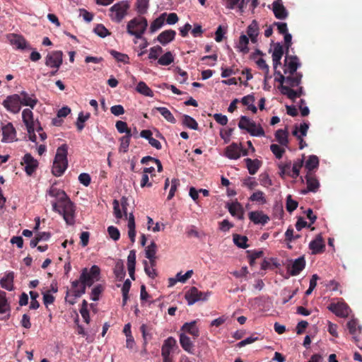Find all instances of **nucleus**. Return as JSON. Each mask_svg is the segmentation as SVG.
Wrapping results in <instances>:
<instances>
[{"label": "nucleus", "mask_w": 362, "mask_h": 362, "mask_svg": "<svg viewBox=\"0 0 362 362\" xmlns=\"http://www.w3.org/2000/svg\"><path fill=\"white\" fill-rule=\"evenodd\" d=\"M47 194L55 199L52 202V210L62 215L66 224L73 226L75 223V206L65 192L52 185Z\"/></svg>", "instance_id": "nucleus-1"}, {"label": "nucleus", "mask_w": 362, "mask_h": 362, "mask_svg": "<svg viewBox=\"0 0 362 362\" xmlns=\"http://www.w3.org/2000/svg\"><path fill=\"white\" fill-rule=\"evenodd\" d=\"M68 146L62 144L57 149L53 161L52 173L56 177L62 176L68 167Z\"/></svg>", "instance_id": "nucleus-2"}, {"label": "nucleus", "mask_w": 362, "mask_h": 362, "mask_svg": "<svg viewBox=\"0 0 362 362\" xmlns=\"http://www.w3.org/2000/svg\"><path fill=\"white\" fill-rule=\"evenodd\" d=\"M148 26V22L144 17H136L129 21L127 25V32L137 39H141Z\"/></svg>", "instance_id": "nucleus-3"}, {"label": "nucleus", "mask_w": 362, "mask_h": 362, "mask_svg": "<svg viewBox=\"0 0 362 362\" xmlns=\"http://www.w3.org/2000/svg\"><path fill=\"white\" fill-rule=\"evenodd\" d=\"M130 5L127 1H121L110 7V18L112 21L120 23L127 16Z\"/></svg>", "instance_id": "nucleus-4"}, {"label": "nucleus", "mask_w": 362, "mask_h": 362, "mask_svg": "<svg viewBox=\"0 0 362 362\" xmlns=\"http://www.w3.org/2000/svg\"><path fill=\"white\" fill-rule=\"evenodd\" d=\"M100 274V269L97 265H93L89 270L87 268H83L80 275L81 284L90 287L95 281L99 280Z\"/></svg>", "instance_id": "nucleus-5"}, {"label": "nucleus", "mask_w": 362, "mask_h": 362, "mask_svg": "<svg viewBox=\"0 0 362 362\" xmlns=\"http://www.w3.org/2000/svg\"><path fill=\"white\" fill-rule=\"evenodd\" d=\"M211 294L210 291L202 292L197 287L192 286L185 293V298L187 304L192 305L199 300H207Z\"/></svg>", "instance_id": "nucleus-6"}, {"label": "nucleus", "mask_w": 362, "mask_h": 362, "mask_svg": "<svg viewBox=\"0 0 362 362\" xmlns=\"http://www.w3.org/2000/svg\"><path fill=\"white\" fill-rule=\"evenodd\" d=\"M349 333L352 335L353 340L356 345L362 350V334L361 327L355 319H352L346 324Z\"/></svg>", "instance_id": "nucleus-7"}, {"label": "nucleus", "mask_w": 362, "mask_h": 362, "mask_svg": "<svg viewBox=\"0 0 362 362\" xmlns=\"http://www.w3.org/2000/svg\"><path fill=\"white\" fill-rule=\"evenodd\" d=\"M2 104L8 111L13 114L18 113L21 109V96L18 94L8 95Z\"/></svg>", "instance_id": "nucleus-8"}, {"label": "nucleus", "mask_w": 362, "mask_h": 362, "mask_svg": "<svg viewBox=\"0 0 362 362\" xmlns=\"http://www.w3.org/2000/svg\"><path fill=\"white\" fill-rule=\"evenodd\" d=\"M62 62L63 52L62 51H52L45 57V65L52 69H59Z\"/></svg>", "instance_id": "nucleus-9"}, {"label": "nucleus", "mask_w": 362, "mask_h": 362, "mask_svg": "<svg viewBox=\"0 0 362 362\" xmlns=\"http://www.w3.org/2000/svg\"><path fill=\"white\" fill-rule=\"evenodd\" d=\"M21 165L28 175H32L38 167V161L30 153H25L23 157Z\"/></svg>", "instance_id": "nucleus-10"}, {"label": "nucleus", "mask_w": 362, "mask_h": 362, "mask_svg": "<svg viewBox=\"0 0 362 362\" xmlns=\"http://www.w3.org/2000/svg\"><path fill=\"white\" fill-rule=\"evenodd\" d=\"M327 308L340 317H346L350 310L349 307L344 302L332 303L328 305Z\"/></svg>", "instance_id": "nucleus-11"}, {"label": "nucleus", "mask_w": 362, "mask_h": 362, "mask_svg": "<svg viewBox=\"0 0 362 362\" xmlns=\"http://www.w3.org/2000/svg\"><path fill=\"white\" fill-rule=\"evenodd\" d=\"M1 131L3 135L2 142H13L16 140V131L11 122H8L6 124H1Z\"/></svg>", "instance_id": "nucleus-12"}, {"label": "nucleus", "mask_w": 362, "mask_h": 362, "mask_svg": "<svg viewBox=\"0 0 362 362\" xmlns=\"http://www.w3.org/2000/svg\"><path fill=\"white\" fill-rule=\"evenodd\" d=\"M284 65L286 66L284 74L288 73L291 75H293L295 73H298L296 71L300 64L298 62V58L296 56H286Z\"/></svg>", "instance_id": "nucleus-13"}, {"label": "nucleus", "mask_w": 362, "mask_h": 362, "mask_svg": "<svg viewBox=\"0 0 362 362\" xmlns=\"http://www.w3.org/2000/svg\"><path fill=\"white\" fill-rule=\"evenodd\" d=\"M272 11L277 19L284 20L288 16V11L283 5L282 0H276L272 4Z\"/></svg>", "instance_id": "nucleus-14"}, {"label": "nucleus", "mask_w": 362, "mask_h": 362, "mask_svg": "<svg viewBox=\"0 0 362 362\" xmlns=\"http://www.w3.org/2000/svg\"><path fill=\"white\" fill-rule=\"evenodd\" d=\"M309 248L313 254H319L324 252L325 244L321 234H318L316 238L309 244Z\"/></svg>", "instance_id": "nucleus-15"}, {"label": "nucleus", "mask_w": 362, "mask_h": 362, "mask_svg": "<svg viewBox=\"0 0 362 362\" xmlns=\"http://www.w3.org/2000/svg\"><path fill=\"white\" fill-rule=\"evenodd\" d=\"M248 217L255 224L265 225L269 221V217L262 211H251L249 213Z\"/></svg>", "instance_id": "nucleus-16"}, {"label": "nucleus", "mask_w": 362, "mask_h": 362, "mask_svg": "<svg viewBox=\"0 0 362 362\" xmlns=\"http://www.w3.org/2000/svg\"><path fill=\"white\" fill-rule=\"evenodd\" d=\"M243 151L242 146L238 145L235 143H232L230 145L226 148V156L230 159H238L241 156V151Z\"/></svg>", "instance_id": "nucleus-17"}, {"label": "nucleus", "mask_w": 362, "mask_h": 362, "mask_svg": "<svg viewBox=\"0 0 362 362\" xmlns=\"http://www.w3.org/2000/svg\"><path fill=\"white\" fill-rule=\"evenodd\" d=\"M11 306L6 298L5 291L0 290V314H6V316L1 320L8 319L10 317Z\"/></svg>", "instance_id": "nucleus-18"}, {"label": "nucleus", "mask_w": 362, "mask_h": 362, "mask_svg": "<svg viewBox=\"0 0 362 362\" xmlns=\"http://www.w3.org/2000/svg\"><path fill=\"white\" fill-rule=\"evenodd\" d=\"M305 267V259L303 256L295 259L288 270L291 276H296L300 273Z\"/></svg>", "instance_id": "nucleus-19"}, {"label": "nucleus", "mask_w": 362, "mask_h": 362, "mask_svg": "<svg viewBox=\"0 0 362 362\" xmlns=\"http://www.w3.org/2000/svg\"><path fill=\"white\" fill-rule=\"evenodd\" d=\"M21 105L28 106L33 109L38 103V100L34 95H30L27 92L21 93Z\"/></svg>", "instance_id": "nucleus-20"}, {"label": "nucleus", "mask_w": 362, "mask_h": 362, "mask_svg": "<svg viewBox=\"0 0 362 362\" xmlns=\"http://www.w3.org/2000/svg\"><path fill=\"white\" fill-rule=\"evenodd\" d=\"M10 43L17 49H24L27 48V41L22 36L17 34H11L8 36Z\"/></svg>", "instance_id": "nucleus-21"}, {"label": "nucleus", "mask_w": 362, "mask_h": 362, "mask_svg": "<svg viewBox=\"0 0 362 362\" xmlns=\"http://www.w3.org/2000/svg\"><path fill=\"white\" fill-rule=\"evenodd\" d=\"M175 35L176 32L175 30H166L158 35L157 40L163 45H165L175 39Z\"/></svg>", "instance_id": "nucleus-22"}, {"label": "nucleus", "mask_w": 362, "mask_h": 362, "mask_svg": "<svg viewBox=\"0 0 362 362\" xmlns=\"http://www.w3.org/2000/svg\"><path fill=\"white\" fill-rule=\"evenodd\" d=\"M259 24L256 20H253L247 28V34L252 43L257 42V36L259 35Z\"/></svg>", "instance_id": "nucleus-23"}, {"label": "nucleus", "mask_w": 362, "mask_h": 362, "mask_svg": "<svg viewBox=\"0 0 362 362\" xmlns=\"http://www.w3.org/2000/svg\"><path fill=\"white\" fill-rule=\"evenodd\" d=\"M305 179L307 183V190L303 191V193L305 194L308 192H315L320 187L318 180L310 173H308L305 176Z\"/></svg>", "instance_id": "nucleus-24"}, {"label": "nucleus", "mask_w": 362, "mask_h": 362, "mask_svg": "<svg viewBox=\"0 0 362 362\" xmlns=\"http://www.w3.org/2000/svg\"><path fill=\"white\" fill-rule=\"evenodd\" d=\"M196 324L197 322L195 320L190 322H185L181 327V330L191 334L196 339L199 336V330Z\"/></svg>", "instance_id": "nucleus-25"}, {"label": "nucleus", "mask_w": 362, "mask_h": 362, "mask_svg": "<svg viewBox=\"0 0 362 362\" xmlns=\"http://www.w3.org/2000/svg\"><path fill=\"white\" fill-rule=\"evenodd\" d=\"M180 343L182 348L188 353L193 354L194 344L190 338L185 333L180 334Z\"/></svg>", "instance_id": "nucleus-26"}, {"label": "nucleus", "mask_w": 362, "mask_h": 362, "mask_svg": "<svg viewBox=\"0 0 362 362\" xmlns=\"http://www.w3.org/2000/svg\"><path fill=\"white\" fill-rule=\"evenodd\" d=\"M245 162L250 175L256 174L262 165V162L258 159L245 158Z\"/></svg>", "instance_id": "nucleus-27"}, {"label": "nucleus", "mask_w": 362, "mask_h": 362, "mask_svg": "<svg viewBox=\"0 0 362 362\" xmlns=\"http://www.w3.org/2000/svg\"><path fill=\"white\" fill-rule=\"evenodd\" d=\"M288 131L287 129H278L275 133L276 140L283 146L288 147Z\"/></svg>", "instance_id": "nucleus-28"}, {"label": "nucleus", "mask_w": 362, "mask_h": 362, "mask_svg": "<svg viewBox=\"0 0 362 362\" xmlns=\"http://www.w3.org/2000/svg\"><path fill=\"white\" fill-rule=\"evenodd\" d=\"M246 131L253 136H264L265 134L263 128L260 125H257L254 121L250 124Z\"/></svg>", "instance_id": "nucleus-29"}, {"label": "nucleus", "mask_w": 362, "mask_h": 362, "mask_svg": "<svg viewBox=\"0 0 362 362\" xmlns=\"http://www.w3.org/2000/svg\"><path fill=\"white\" fill-rule=\"evenodd\" d=\"M246 131L253 136H264L265 134L263 128L260 125H257L254 121L250 124Z\"/></svg>", "instance_id": "nucleus-30"}, {"label": "nucleus", "mask_w": 362, "mask_h": 362, "mask_svg": "<svg viewBox=\"0 0 362 362\" xmlns=\"http://www.w3.org/2000/svg\"><path fill=\"white\" fill-rule=\"evenodd\" d=\"M153 111H158L160 115L169 122L175 124L176 119L170 112V111L165 107H156L153 109Z\"/></svg>", "instance_id": "nucleus-31"}, {"label": "nucleus", "mask_w": 362, "mask_h": 362, "mask_svg": "<svg viewBox=\"0 0 362 362\" xmlns=\"http://www.w3.org/2000/svg\"><path fill=\"white\" fill-rule=\"evenodd\" d=\"M114 274L119 281L124 279L126 275V272L124 271V264L122 260H119L116 262L114 267Z\"/></svg>", "instance_id": "nucleus-32"}, {"label": "nucleus", "mask_w": 362, "mask_h": 362, "mask_svg": "<svg viewBox=\"0 0 362 362\" xmlns=\"http://www.w3.org/2000/svg\"><path fill=\"white\" fill-rule=\"evenodd\" d=\"M249 38L250 37H248L245 35H241L240 36L238 48L239 51L243 54H247L250 51V49L248 47Z\"/></svg>", "instance_id": "nucleus-33"}, {"label": "nucleus", "mask_w": 362, "mask_h": 362, "mask_svg": "<svg viewBox=\"0 0 362 362\" xmlns=\"http://www.w3.org/2000/svg\"><path fill=\"white\" fill-rule=\"evenodd\" d=\"M87 286H85V284H82L80 286V288L78 289H75L73 291V296L74 298L73 299H68L69 291H67L66 296V300L69 302V304L74 305L75 303V298L81 297L83 294L86 293V288Z\"/></svg>", "instance_id": "nucleus-34"}, {"label": "nucleus", "mask_w": 362, "mask_h": 362, "mask_svg": "<svg viewBox=\"0 0 362 362\" xmlns=\"http://www.w3.org/2000/svg\"><path fill=\"white\" fill-rule=\"evenodd\" d=\"M303 75L301 73H295L293 75L286 76V82L291 87L298 86L301 83Z\"/></svg>", "instance_id": "nucleus-35"}, {"label": "nucleus", "mask_w": 362, "mask_h": 362, "mask_svg": "<svg viewBox=\"0 0 362 362\" xmlns=\"http://www.w3.org/2000/svg\"><path fill=\"white\" fill-rule=\"evenodd\" d=\"M13 273H8L1 280V286L2 288L12 291L13 288Z\"/></svg>", "instance_id": "nucleus-36"}, {"label": "nucleus", "mask_w": 362, "mask_h": 362, "mask_svg": "<svg viewBox=\"0 0 362 362\" xmlns=\"http://www.w3.org/2000/svg\"><path fill=\"white\" fill-rule=\"evenodd\" d=\"M167 15L166 13H162L158 18H156L151 24L150 31L151 33H154L160 28L165 21V17Z\"/></svg>", "instance_id": "nucleus-37"}, {"label": "nucleus", "mask_w": 362, "mask_h": 362, "mask_svg": "<svg viewBox=\"0 0 362 362\" xmlns=\"http://www.w3.org/2000/svg\"><path fill=\"white\" fill-rule=\"evenodd\" d=\"M22 119L25 126L29 124H35L33 117V112L30 109H24L22 112Z\"/></svg>", "instance_id": "nucleus-38"}, {"label": "nucleus", "mask_w": 362, "mask_h": 362, "mask_svg": "<svg viewBox=\"0 0 362 362\" xmlns=\"http://www.w3.org/2000/svg\"><path fill=\"white\" fill-rule=\"evenodd\" d=\"M136 90L137 92H139V93H141L145 96H149V97L153 96V93L152 90L144 81L139 82Z\"/></svg>", "instance_id": "nucleus-39"}, {"label": "nucleus", "mask_w": 362, "mask_h": 362, "mask_svg": "<svg viewBox=\"0 0 362 362\" xmlns=\"http://www.w3.org/2000/svg\"><path fill=\"white\" fill-rule=\"evenodd\" d=\"M248 239L245 235H240L238 234L233 235V242L240 248L245 249L248 247L247 244Z\"/></svg>", "instance_id": "nucleus-40"}, {"label": "nucleus", "mask_w": 362, "mask_h": 362, "mask_svg": "<svg viewBox=\"0 0 362 362\" xmlns=\"http://www.w3.org/2000/svg\"><path fill=\"white\" fill-rule=\"evenodd\" d=\"M110 53L117 62H122L126 64H129V57L127 54L119 52L114 49L110 50Z\"/></svg>", "instance_id": "nucleus-41"}, {"label": "nucleus", "mask_w": 362, "mask_h": 362, "mask_svg": "<svg viewBox=\"0 0 362 362\" xmlns=\"http://www.w3.org/2000/svg\"><path fill=\"white\" fill-rule=\"evenodd\" d=\"M291 162L288 161L286 163H281L279 165V175L281 177H284L286 175L291 177Z\"/></svg>", "instance_id": "nucleus-42"}, {"label": "nucleus", "mask_w": 362, "mask_h": 362, "mask_svg": "<svg viewBox=\"0 0 362 362\" xmlns=\"http://www.w3.org/2000/svg\"><path fill=\"white\" fill-rule=\"evenodd\" d=\"M182 124L192 129L197 130L198 129V123L197 121L187 115L182 116Z\"/></svg>", "instance_id": "nucleus-43"}, {"label": "nucleus", "mask_w": 362, "mask_h": 362, "mask_svg": "<svg viewBox=\"0 0 362 362\" xmlns=\"http://www.w3.org/2000/svg\"><path fill=\"white\" fill-rule=\"evenodd\" d=\"M319 165V159L317 156L315 155L310 156L307 161L305 162V168L308 171L317 168Z\"/></svg>", "instance_id": "nucleus-44"}, {"label": "nucleus", "mask_w": 362, "mask_h": 362, "mask_svg": "<svg viewBox=\"0 0 362 362\" xmlns=\"http://www.w3.org/2000/svg\"><path fill=\"white\" fill-rule=\"evenodd\" d=\"M281 92L283 95H286L288 98L292 101H295L298 98L297 93L295 90L292 89L288 86L279 87Z\"/></svg>", "instance_id": "nucleus-45"}, {"label": "nucleus", "mask_w": 362, "mask_h": 362, "mask_svg": "<svg viewBox=\"0 0 362 362\" xmlns=\"http://www.w3.org/2000/svg\"><path fill=\"white\" fill-rule=\"evenodd\" d=\"M173 62L174 57L170 52H167L163 56H161L158 60V63L163 66L170 65Z\"/></svg>", "instance_id": "nucleus-46"}, {"label": "nucleus", "mask_w": 362, "mask_h": 362, "mask_svg": "<svg viewBox=\"0 0 362 362\" xmlns=\"http://www.w3.org/2000/svg\"><path fill=\"white\" fill-rule=\"evenodd\" d=\"M250 200L251 202H257L262 204H264L267 202V199L265 198L264 193L262 191H257L254 192L250 197Z\"/></svg>", "instance_id": "nucleus-47"}, {"label": "nucleus", "mask_w": 362, "mask_h": 362, "mask_svg": "<svg viewBox=\"0 0 362 362\" xmlns=\"http://www.w3.org/2000/svg\"><path fill=\"white\" fill-rule=\"evenodd\" d=\"M140 331L142 334V337L144 339V343H143L144 351H146V346L148 343V340L151 339L152 334L148 332V327L144 324H143L140 327Z\"/></svg>", "instance_id": "nucleus-48"}, {"label": "nucleus", "mask_w": 362, "mask_h": 362, "mask_svg": "<svg viewBox=\"0 0 362 362\" xmlns=\"http://www.w3.org/2000/svg\"><path fill=\"white\" fill-rule=\"evenodd\" d=\"M149 0H137L136 10L139 14L144 15L147 12Z\"/></svg>", "instance_id": "nucleus-49"}, {"label": "nucleus", "mask_w": 362, "mask_h": 362, "mask_svg": "<svg viewBox=\"0 0 362 362\" xmlns=\"http://www.w3.org/2000/svg\"><path fill=\"white\" fill-rule=\"evenodd\" d=\"M283 54V46L279 42H277L274 46V49L272 53V60L277 61L278 59H281Z\"/></svg>", "instance_id": "nucleus-50"}, {"label": "nucleus", "mask_w": 362, "mask_h": 362, "mask_svg": "<svg viewBox=\"0 0 362 362\" xmlns=\"http://www.w3.org/2000/svg\"><path fill=\"white\" fill-rule=\"evenodd\" d=\"M303 164V159H298L293 163L291 169L292 175H291V177L296 179L298 177L300 174V170L302 168Z\"/></svg>", "instance_id": "nucleus-51"}, {"label": "nucleus", "mask_w": 362, "mask_h": 362, "mask_svg": "<svg viewBox=\"0 0 362 362\" xmlns=\"http://www.w3.org/2000/svg\"><path fill=\"white\" fill-rule=\"evenodd\" d=\"M228 211L230 214L235 216L237 215V212L239 211L241 212L240 216H239V218H243V211L241 205L239 202H233L230 204H228Z\"/></svg>", "instance_id": "nucleus-52"}, {"label": "nucleus", "mask_w": 362, "mask_h": 362, "mask_svg": "<svg viewBox=\"0 0 362 362\" xmlns=\"http://www.w3.org/2000/svg\"><path fill=\"white\" fill-rule=\"evenodd\" d=\"M90 116V113L83 115V112L78 114V117L77 118L76 122V127L78 131H81L84 128V122L89 119Z\"/></svg>", "instance_id": "nucleus-53"}, {"label": "nucleus", "mask_w": 362, "mask_h": 362, "mask_svg": "<svg viewBox=\"0 0 362 362\" xmlns=\"http://www.w3.org/2000/svg\"><path fill=\"white\" fill-rule=\"evenodd\" d=\"M156 251L157 245L154 241H152L151 244L148 247H146L145 250L146 257L147 259H151L153 257H156Z\"/></svg>", "instance_id": "nucleus-54"}, {"label": "nucleus", "mask_w": 362, "mask_h": 362, "mask_svg": "<svg viewBox=\"0 0 362 362\" xmlns=\"http://www.w3.org/2000/svg\"><path fill=\"white\" fill-rule=\"evenodd\" d=\"M94 33L100 37H105L110 35V33L103 24H98L94 28Z\"/></svg>", "instance_id": "nucleus-55"}, {"label": "nucleus", "mask_w": 362, "mask_h": 362, "mask_svg": "<svg viewBox=\"0 0 362 362\" xmlns=\"http://www.w3.org/2000/svg\"><path fill=\"white\" fill-rule=\"evenodd\" d=\"M270 150L278 159L281 158L284 153H285V149L284 148L281 147L278 144H274L270 146Z\"/></svg>", "instance_id": "nucleus-56"}, {"label": "nucleus", "mask_w": 362, "mask_h": 362, "mask_svg": "<svg viewBox=\"0 0 362 362\" xmlns=\"http://www.w3.org/2000/svg\"><path fill=\"white\" fill-rule=\"evenodd\" d=\"M103 290H104V288L102 285L98 284V285L95 286L92 289V291H91V297H90L91 300L93 301L98 300L100 298V295L102 293Z\"/></svg>", "instance_id": "nucleus-57"}, {"label": "nucleus", "mask_w": 362, "mask_h": 362, "mask_svg": "<svg viewBox=\"0 0 362 362\" xmlns=\"http://www.w3.org/2000/svg\"><path fill=\"white\" fill-rule=\"evenodd\" d=\"M107 233L110 237L115 241H117L120 238V233L117 228L110 226L107 228Z\"/></svg>", "instance_id": "nucleus-58"}, {"label": "nucleus", "mask_w": 362, "mask_h": 362, "mask_svg": "<svg viewBox=\"0 0 362 362\" xmlns=\"http://www.w3.org/2000/svg\"><path fill=\"white\" fill-rule=\"evenodd\" d=\"M163 52V49L160 46L157 45L151 47L150 49V53L148 54V58L151 59H158L160 54Z\"/></svg>", "instance_id": "nucleus-59"}, {"label": "nucleus", "mask_w": 362, "mask_h": 362, "mask_svg": "<svg viewBox=\"0 0 362 362\" xmlns=\"http://www.w3.org/2000/svg\"><path fill=\"white\" fill-rule=\"evenodd\" d=\"M252 122V120L250 119L246 116H241L240 118V121L238 122V127L240 129L247 130L250 124Z\"/></svg>", "instance_id": "nucleus-60"}, {"label": "nucleus", "mask_w": 362, "mask_h": 362, "mask_svg": "<svg viewBox=\"0 0 362 362\" xmlns=\"http://www.w3.org/2000/svg\"><path fill=\"white\" fill-rule=\"evenodd\" d=\"M130 144V140L128 139V136H123L120 138V146L119 151L126 153L128 151V148Z\"/></svg>", "instance_id": "nucleus-61"}, {"label": "nucleus", "mask_w": 362, "mask_h": 362, "mask_svg": "<svg viewBox=\"0 0 362 362\" xmlns=\"http://www.w3.org/2000/svg\"><path fill=\"white\" fill-rule=\"evenodd\" d=\"M178 185H180V180L178 179H173L171 182V187L168 196V200H170L175 196V193Z\"/></svg>", "instance_id": "nucleus-62"}, {"label": "nucleus", "mask_w": 362, "mask_h": 362, "mask_svg": "<svg viewBox=\"0 0 362 362\" xmlns=\"http://www.w3.org/2000/svg\"><path fill=\"white\" fill-rule=\"evenodd\" d=\"M298 207V202L291 199V196L288 195L286 199V210L288 212L293 211Z\"/></svg>", "instance_id": "nucleus-63"}, {"label": "nucleus", "mask_w": 362, "mask_h": 362, "mask_svg": "<svg viewBox=\"0 0 362 362\" xmlns=\"http://www.w3.org/2000/svg\"><path fill=\"white\" fill-rule=\"evenodd\" d=\"M144 271L146 274L151 279H154L157 276L156 271L154 268H152L151 267H149L148 263L147 261H144Z\"/></svg>", "instance_id": "nucleus-64"}]
</instances>
